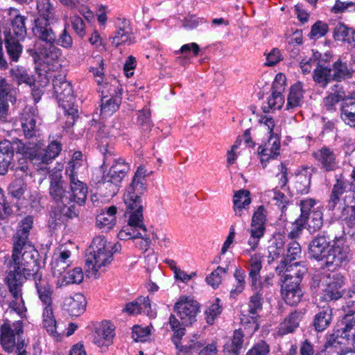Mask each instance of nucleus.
Returning <instances> with one entry per match:
<instances>
[{
    "mask_svg": "<svg viewBox=\"0 0 355 355\" xmlns=\"http://www.w3.org/2000/svg\"><path fill=\"white\" fill-rule=\"evenodd\" d=\"M37 251L31 244L13 245L10 268L17 279L23 282V279L33 278L38 297L43 305V325L50 334L58 336L60 331L55 329L53 315L52 295L53 288L46 278L43 277L42 272L37 260Z\"/></svg>",
    "mask_w": 355,
    "mask_h": 355,
    "instance_id": "1",
    "label": "nucleus"
},
{
    "mask_svg": "<svg viewBox=\"0 0 355 355\" xmlns=\"http://www.w3.org/2000/svg\"><path fill=\"white\" fill-rule=\"evenodd\" d=\"M40 124V119L35 110L32 107H26L21 114V125L25 137L31 141L25 144L19 141L17 152L28 159L34 165L46 166L58 156L62 146L58 141H53L47 147L44 148ZM46 168V166L39 168L40 170Z\"/></svg>",
    "mask_w": 355,
    "mask_h": 355,
    "instance_id": "2",
    "label": "nucleus"
},
{
    "mask_svg": "<svg viewBox=\"0 0 355 355\" xmlns=\"http://www.w3.org/2000/svg\"><path fill=\"white\" fill-rule=\"evenodd\" d=\"M174 311L181 322L175 315H170L168 324L173 332L171 341L177 349V355H188L189 351L196 347V344L182 345V340L185 335L184 325L191 324L196 321L199 311V304L191 297L182 296L175 304Z\"/></svg>",
    "mask_w": 355,
    "mask_h": 355,
    "instance_id": "3",
    "label": "nucleus"
},
{
    "mask_svg": "<svg viewBox=\"0 0 355 355\" xmlns=\"http://www.w3.org/2000/svg\"><path fill=\"white\" fill-rule=\"evenodd\" d=\"M64 184L60 171L50 175L49 194L55 203L50 214V219L52 220L51 225L53 223L55 225L62 224L76 216L77 213L73 202L79 205L84 204L78 202V199L73 196L71 190H66Z\"/></svg>",
    "mask_w": 355,
    "mask_h": 355,
    "instance_id": "4",
    "label": "nucleus"
},
{
    "mask_svg": "<svg viewBox=\"0 0 355 355\" xmlns=\"http://www.w3.org/2000/svg\"><path fill=\"white\" fill-rule=\"evenodd\" d=\"M112 245L104 236L94 238L86 255L85 274L89 278H98L113 260Z\"/></svg>",
    "mask_w": 355,
    "mask_h": 355,
    "instance_id": "5",
    "label": "nucleus"
},
{
    "mask_svg": "<svg viewBox=\"0 0 355 355\" xmlns=\"http://www.w3.org/2000/svg\"><path fill=\"white\" fill-rule=\"evenodd\" d=\"M32 31L37 38L49 44L48 49H42L40 51L44 58L57 60L62 55L61 50L55 46L57 36L49 21L40 19V17L36 18L34 20Z\"/></svg>",
    "mask_w": 355,
    "mask_h": 355,
    "instance_id": "6",
    "label": "nucleus"
},
{
    "mask_svg": "<svg viewBox=\"0 0 355 355\" xmlns=\"http://www.w3.org/2000/svg\"><path fill=\"white\" fill-rule=\"evenodd\" d=\"M349 252L345 238L343 236L335 237L322 261L327 268L335 270L348 262Z\"/></svg>",
    "mask_w": 355,
    "mask_h": 355,
    "instance_id": "7",
    "label": "nucleus"
},
{
    "mask_svg": "<svg viewBox=\"0 0 355 355\" xmlns=\"http://www.w3.org/2000/svg\"><path fill=\"white\" fill-rule=\"evenodd\" d=\"M147 175H148V173L145 166H139L135 173L131 184L126 189L123 196V201L126 206H132L133 204L136 203L137 206L140 207V205H142L141 196L143 195L146 190V177Z\"/></svg>",
    "mask_w": 355,
    "mask_h": 355,
    "instance_id": "8",
    "label": "nucleus"
},
{
    "mask_svg": "<svg viewBox=\"0 0 355 355\" xmlns=\"http://www.w3.org/2000/svg\"><path fill=\"white\" fill-rule=\"evenodd\" d=\"M23 333L21 321L11 323L9 320L4 319L0 327V343L3 348L8 352H13L17 343L24 341L22 338Z\"/></svg>",
    "mask_w": 355,
    "mask_h": 355,
    "instance_id": "9",
    "label": "nucleus"
},
{
    "mask_svg": "<svg viewBox=\"0 0 355 355\" xmlns=\"http://www.w3.org/2000/svg\"><path fill=\"white\" fill-rule=\"evenodd\" d=\"M87 164L85 161L72 162L70 161L66 168V174L69 177L71 190L73 196L78 199L80 203H85L87 198V187L78 178V175L83 173L86 169Z\"/></svg>",
    "mask_w": 355,
    "mask_h": 355,
    "instance_id": "10",
    "label": "nucleus"
},
{
    "mask_svg": "<svg viewBox=\"0 0 355 355\" xmlns=\"http://www.w3.org/2000/svg\"><path fill=\"white\" fill-rule=\"evenodd\" d=\"M98 92L101 94V115L103 118L112 115L121 102V92L117 83L115 81L114 85L106 83L99 87Z\"/></svg>",
    "mask_w": 355,
    "mask_h": 355,
    "instance_id": "11",
    "label": "nucleus"
},
{
    "mask_svg": "<svg viewBox=\"0 0 355 355\" xmlns=\"http://www.w3.org/2000/svg\"><path fill=\"white\" fill-rule=\"evenodd\" d=\"M130 211V216L127 225L123 227L118 234V237L121 240L135 239L142 234L141 229L145 226L144 225L143 205L140 207L137 205L133 204L132 206H126Z\"/></svg>",
    "mask_w": 355,
    "mask_h": 355,
    "instance_id": "12",
    "label": "nucleus"
},
{
    "mask_svg": "<svg viewBox=\"0 0 355 355\" xmlns=\"http://www.w3.org/2000/svg\"><path fill=\"white\" fill-rule=\"evenodd\" d=\"M6 280L10 292L11 293L13 298L9 303L10 312H15L21 318H23L25 316L26 308L22 298L21 289L22 286V281L17 279V277L15 274L8 275Z\"/></svg>",
    "mask_w": 355,
    "mask_h": 355,
    "instance_id": "13",
    "label": "nucleus"
},
{
    "mask_svg": "<svg viewBox=\"0 0 355 355\" xmlns=\"http://www.w3.org/2000/svg\"><path fill=\"white\" fill-rule=\"evenodd\" d=\"M342 323L344 326L337 331V336L341 339L338 343L345 345L349 350L355 352V309L345 314Z\"/></svg>",
    "mask_w": 355,
    "mask_h": 355,
    "instance_id": "14",
    "label": "nucleus"
},
{
    "mask_svg": "<svg viewBox=\"0 0 355 355\" xmlns=\"http://www.w3.org/2000/svg\"><path fill=\"white\" fill-rule=\"evenodd\" d=\"M340 219L343 220L347 234L355 241V193H348L344 199Z\"/></svg>",
    "mask_w": 355,
    "mask_h": 355,
    "instance_id": "15",
    "label": "nucleus"
},
{
    "mask_svg": "<svg viewBox=\"0 0 355 355\" xmlns=\"http://www.w3.org/2000/svg\"><path fill=\"white\" fill-rule=\"evenodd\" d=\"M345 279L341 273H331L327 277L326 287L324 289V299L327 301L337 300L344 293Z\"/></svg>",
    "mask_w": 355,
    "mask_h": 355,
    "instance_id": "16",
    "label": "nucleus"
},
{
    "mask_svg": "<svg viewBox=\"0 0 355 355\" xmlns=\"http://www.w3.org/2000/svg\"><path fill=\"white\" fill-rule=\"evenodd\" d=\"M130 170L129 164L123 159H114L113 163L107 172H104V183L110 182L117 186L126 176Z\"/></svg>",
    "mask_w": 355,
    "mask_h": 355,
    "instance_id": "17",
    "label": "nucleus"
},
{
    "mask_svg": "<svg viewBox=\"0 0 355 355\" xmlns=\"http://www.w3.org/2000/svg\"><path fill=\"white\" fill-rule=\"evenodd\" d=\"M280 139L278 135H270L268 141L259 147L258 153L260 162L263 167L271 159H275L279 155Z\"/></svg>",
    "mask_w": 355,
    "mask_h": 355,
    "instance_id": "18",
    "label": "nucleus"
},
{
    "mask_svg": "<svg viewBox=\"0 0 355 355\" xmlns=\"http://www.w3.org/2000/svg\"><path fill=\"white\" fill-rule=\"evenodd\" d=\"M114 330V327L110 322L103 321L96 327L94 343L102 350H105L112 344Z\"/></svg>",
    "mask_w": 355,
    "mask_h": 355,
    "instance_id": "19",
    "label": "nucleus"
},
{
    "mask_svg": "<svg viewBox=\"0 0 355 355\" xmlns=\"http://www.w3.org/2000/svg\"><path fill=\"white\" fill-rule=\"evenodd\" d=\"M313 156L324 171H333L339 166L338 155L328 147L324 146L317 150L313 153Z\"/></svg>",
    "mask_w": 355,
    "mask_h": 355,
    "instance_id": "20",
    "label": "nucleus"
},
{
    "mask_svg": "<svg viewBox=\"0 0 355 355\" xmlns=\"http://www.w3.org/2000/svg\"><path fill=\"white\" fill-rule=\"evenodd\" d=\"M71 256V251L62 246L55 251L51 263L52 272L55 277L57 278L62 275L71 265L72 262Z\"/></svg>",
    "mask_w": 355,
    "mask_h": 355,
    "instance_id": "21",
    "label": "nucleus"
},
{
    "mask_svg": "<svg viewBox=\"0 0 355 355\" xmlns=\"http://www.w3.org/2000/svg\"><path fill=\"white\" fill-rule=\"evenodd\" d=\"M347 193L348 192H346V182L342 179H336L327 205L328 210L332 211L336 209L343 210L345 207L343 199Z\"/></svg>",
    "mask_w": 355,
    "mask_h": 355,
    "instance_id": "22",
    "label": "nucleus"
},
{
    "mask_svg": "<svg viewBox=\"0 0 355 355\" xmlns=\"http://www.w3.org/2000/svg\"><path fill=\"white\" fill-rule=\"evenodd\" d=\"M54 93L59 101L71 103L73 100V92L69 82L64 76L55 77L53 80Z\"/></svg>",
    "mask_w": 355,
    "mask_h": 355,
    "instance_id": "23",
    "label": "nucleus"
},
{
    "mask_svg": "<svg viewBox=\"0 0 355 355\" xmlns=\"http://www.w3.org/2000/svg\"><path fill=\"white\" fill-rule=\"evenodd\" d=\"M86 300L83 295L76 293L66 297L63 302V309L71 316H79L85 310Z\"/></svg>",
    "mask_w": 355,
    "mask_h": 355,
    "instance_id": "24",
    "label": "nucleus"
},
{
    "mask_svg": "<svg viewBox=\"0 0 355 355\" xmlns=\"http://www.w3.org/2000/svg\"><path fill=\"white\" fill-rule=\"evenodd\" d=\"M307 268L302 263H295L288 266L282 275V284H300L303 276L306 273Z\"/></svg>",
    "mask_w": 355,
    "mask_h": 355,
    "instance_id": "25",
    "label": "nucleus"
},
{
    "mask_svg": "<svg viewBox=\"0 0 355 355\" xmlns=\"http://www.w3.org/2000/svg\"><path fill=\"white\" fill-rule=\"evenodd\" d=\"M331 245L324 235L314 237L309 245V253L311 257L317 261H322L326 255V249Z\"/></svg>",
    "mask_w": 355,
    "mask_h": 355,
    "instance_id": "26",
    "label": "nucleus"
},
{
    "mask_svg": "<svg viewBox=\"0 0 355 355\" xmlns=\"http://www.w3.org/2000/svg\"><path fill=\"white\" fill-rule=\"evenodd\" d=\"M251 203L250 192L246 189H240L233 196V210L235 216L242 217Z\"/></svg>",
    "mask_w": 355,
    "mask_h": 355,
    "instance_id": "27",
    "label": "nucleus"
},
{
    "mask_svg": "<svg viewBox=\"0 0 355 355\" xmlns=\"http://www.w3.org/2000/svg\"><path fill=\"white\" fill-rule=\"evenodd\" d=\"M33 225V218L31 216H26L19 223L18 228L13 236V245L31 244L28 241V236Z\"/></svg>",
    "mask_w": 355,
    "mask_h": 355,
    "instance_id": "28",
    "label": "nucleus"
},
{
    "mask_svg": "<svg viewBox=\"0 0 355 355\" xmlns=\"http://www.w3.org/2000/svg\"><path fill=\"white\" fill-rule=\"evenodd\" d=\"M282 295L287 304L296 306L302 300L303 295L300 284H282Z\"/></svg>",
    "mask_w": 355,
    "mask_h": 355,
    "instance_id": "29",
    "label": "nucleus"
},
{
    "mask_svg": "<svg viewBox=\"0 0 355 355\" xmlns=\"http://www.w3.org/2000/svg\"><path fill=\"white\" fill-rule=\"evenodd\" d=\"M84 279L81 268L77 267L67 272H64L57 277L55 285L57 288H63L70 284H80Z\"/></svg>",
    "mask_w": 355,
    "mask_h": 355,
    "instance_id": "30",
    "label": "nucleus"
},
{
    "mask_svg": "<svg viewBox=\"0 0 355 355\" xmlns=\"http://www.w3.org/2000/svg\"><path fill=\"white\" fill-rule=\"evenodd\" d=\"M116 211L117 208L115 206H110L107 209L102 211L96 216V226L105 230H111L116 224Z\"/></svg>",
    "mask_w": 355,
    "mask_h": 355,
    "instance_id": "31",
    "label": "nucleus"
},
{
    "mask_svg": "<svg viewBox=\"0 0 355 355\" xmlns=\"http://www.w3.org/2000/svg\"><path fill=\"white\" fill-rule=\"evenodd\" d=\"M284 239L281 235H276L270 241L267 255L268 263H271L281 256L284 257Z\"/></svg>",
    "mask_w": 355,
    "mask_h": 355,
    "instance_id": "32",
    "label": "nucleus"
},
{
    "mask_svg": "<svg viewBox=\"0 0 355 355\" xmlns=\"http://www.w3.org/2000/svg\"><path fill=\"white\" fill-rule=\"evenodd\" d=\"M261 268V257L254 254L250 260L249 276L251 287L255 291H257L261 286L259 272Z\"/></svg>",
    "mask_w": 355,
    "mask_h": 355,
    "instance_id": "33",
    "label": "nucleus"
},
{
    "mask_svg": "<svg viewBox=\"0 0 355 355\" xmlns=\"http://www.w3.org/2000/svg\"><path fill=\"white\" fill-rule=\"evenodd\" d=\"M151 311L148 297H139L135 301L128 303L123 309V311L130 315L144 313L148 315Z\"/></svg>",
    "mask_w": 355,
    "mask_h": 355,
    "instance_id": "34",
    "label": "nucleus"
},
{
    "mask_svg": "<svg viewBox=\"0 0 355 355\" xmlns=\"http://www.w3.org/2000/svg\"><path fill=\"white\" fill-rule=\"evenodd\" d=\"M10 77L18 85L25 84L32 87L35 84V78L22 66H15L10 69Z\"/></svg>",
    "mask_w": 355,
    "mask_h": 355,
    "instance_id": "35",
    "label": "nucleus"
},
{
    "mask_svg": "<svg viewBox=\"0 0 355 355\" xmlns=\"http://www.w3.org/2000/svg\"><path fill=\"white\" fill-rule=\"evenodd\" d=\"M14 155L11 144L8 141H0V175L8 171Z\"/></svg>",
    "mask_w": 355,
    "mask_h": 355,
    "instance_id": "36",
    "label": "nucleus"
},
{
    "mask_svg": "<svg viewBox=\"0 0 355 355\" xmlns=\"http://www.w3.org/2000/svg\"><path fill=\"white\" fill-rule=\"evenodd\" d=\"M112 44L115 46L121 44H129L132 42L131 30L128 21L124 20L121 26L115 31L114 35L110 38Z\"/></svg>",
    "mask_w": 355,
    "mask_h": 355,
    "instance_id": "37",
    "label": "nucleus"
},
{
    "mask_svg": "<svg viewBox=\"0 0 355 355\" xmlns=\"http://www.w3.org/2000/svg\"><path fill=\"white\" fill-rule=\"evenodd\" d=\"M5 42L7 53L12 62H17L22 53V47L19 40L12 35L11 31L5 33Z\"/></svg>",
    "mask_w": 355,
    "mask_h": 355,
    "instance_id": "38",
    "label": "nucleus"
},
{
    "mask_svg": "<svg viewBox=\"0 0 355 355\" xmlns=\"http://www.w3.org/2000/svg\"><path fill=\"white\" fill-rule=\"evenodd\" d=\"M301 320V314L299 312L294 311L282 322L278 327V334L284 336L293 333L300 324Z\"/></svg>",
    "mask_w": 355,
    "mask_h": 355,
    "instance_id": "39",
    "label": "nucleus"
},
{
    "mask_svg": "<svg viewBox=\"0 0 355 355\" xmlns=\"http://www.w3.org/2000/svg\"><path fill=\"white\" fill-rule=\"evenodd\" d=\"M304 90L300 82L292 85L287 97L286 109H294L300 106L303 103Z\"/></svg>",
    "mask_w": 355,
    "mask_h": 355,
    "instance_id": "40",
    "label": "nucleus"
},
{
    "mask_svg": "<svg viewBox=\"0 0 355 355\" xmlns=\"http://www.w3.org/2000/svg\"><path fill=\"white\" fill-rule=\"evenodd\" d=\"M332 319V309L329 306H324L314 317L313 326L317 331L327 329Z\"/></svg>",
    "mask_w": 355,
    "mask_h": 355,
    "instance_id": "41",
    "label": "nucleus"
},
{
    "mask_svg": "<svg viewBox=\"0 0 355 355\" xmlns=\"http://www.w3.org/2000/svg\"><path fill=\"white\" fill-rule=\"evenodd\" d=\"M10 15L15 16L14 19L11 21L12 35H15L17 37L23 38L26 34V28L25 26L26 18L18 14V10L14 8L10 10Z\"/></svg>",
    "mask_w": 355,
    "mask_h": 355,
    "instance_id": "42",
    "label": "nucleus"
},
{
    "mask_svg": "<svg viewBox=\"0 0 355 355\" xmlns=\"http://www.w3.org/2000/svg\"><path fill=\"white\" fill-rule=\"evenodd\" d=\"M313 80L320 86L324 87L333 80L331 69L327 67L318 64L314 69L313 75Z\"/></svg>",
    "mask_w": 355,
    "mask_h": 355,
    "instance_id": "43",
    "label": "nucleus"
},
{
    "mask_svg": "<svg viewBox=\"0 0 355 355\" xmlns=\"http://www.w3.org/2000/svg\"><path fill=\"white\" fill-rule=\"evenodd\" d=\"M37 10L40 19L50 21L55 18V8L50 0H37Z\"/></svg>",
    "mask_w": 355,
    "mask_h": 355,
    "instance_id": "44",
    "label": "nucleus"
},
{
    "mask_svg": "<svg viewBox=\"0 0 355 355\" xmlns=\"http://www.w3.org/2000/svg\"><path fill=\"white\" fill-rule=\"evenodd\" d=\"M307 230L311 234L320 230L323 225L322 212L321 210H313L311 215L308 216L306 221Z\"/></svg>",
    "mask_w": 355,
    "mask_h": 355,
    "instance_id": "45",
    "label": "nucleus"
},
{
    "mask_svg": "<svg viewBox=\"0 0 355 355\" xmlns=\"http://www.w3.org/2000/svg\"><path fill=\"white\" fill-rule=\"evenodd\" d=\"M284 103V97L280 92L273 91L269 96L267 103L263 105L265 112H269L271 110L280 109Z\"/></svg>",
    "mask_w": 355,
    "mask_h": 355,
    "instance_id": "46",
    "label": "nucleus"
},
{
    "mask_svg": "<svg viewBox=\"0 0 355 355\" xmlns=\"http://www.w3.org/2000/svg\"><path fill=\"white\" fill-rule=\"evenodd\" d=\"M243 343V334L241 329L235 330L230 345H226L225 350L232 355H238Z\"/></svg>",
    "mask_w": 355,
    "mask_h": 355,
    "instance_id": "47",
    "label": "nucleus"
},
{
    "mask_svg": "<svg viewBox=\"0 0 355 355\" xmlns=\"http://www.w3.org/2000/svg\"><path fill=\"white\" fill-rule=\"evenodd\" d=\"M344 92L343 91L336 89L334 92L330 93L327 97L323 99V105L327 110L329 112L335 111L336 105L340 101H343Z\"/></svg>",
    "mask_w": 355,
    "mask_h": 355,
    "instance_id": "48",
    "label": "nucleus"
},
{
    "mask_svg": "<svg viewBox=\"0 0 355 355\" xmlns=\"http://www.w3.org/2000/svg\"><path fill=\"white\" fill-rule=\"evenodd\" d=\"M228 267L223 268L221 266L217 267L209 276L206 277L207 283L212 288H218L221 284L223 277L227 274Z\"/></svg>",
    "mask_w": 355,
    "mask_h": 355,
    "instance_id": "49",
    "label": "nucleus"
},
{
    "mask_svg": "<svg viewBox=\"0 0 355 355\" xmlns=\"http://www.w3.org/2000/svg\"><path fill=\"white\" fill-rule=\"evenodd\" d=\"M266 220V211L263 206H259L254 213L252 218V229H261L265 232V222Z\"/></svg>",
    "mask_w": 355,
    "mask_h": 355,
    "instance_id": "50",
    "label": "nucleus"
},
{
    "mask_svg": "<svg viewBox=\"0 0 355 355\" xmlns=\"http://www.w3.org/2000/svg\"><path fill=\"white\" fill-rule=\"evenodd\" d=\"M53 319L55 320V324H54L55 328H56L55 329L59 330L58 332L60 331L58 337L53 336L51 334H50V332H49L47 331V329L43 325V320H42V325L43 328L46 329L47 333L55 340H60L61 338H62V336L64 335H66L67 336H69L72 335L74 333V331L76 330V329L78 327L77 324H76L74 323H70V324H69V326L67 329V333L65 334L64 327H61L60 324L56 322L53 314ZM42 318H43V314L42 315Z\"/></svg>",
    "mask_w": 355,
    "mask_h": 355,
    "instance_id": "51",
    "label": "nucleus"
},
{
    "mask_svg": "<svg viewBox=\"0 0 355 355\" xmlns=\"http://www.w3.org/2000/svg\"><path fill=\"white\" fill-rule=\"evenodd\" d=\"M295 188L300 193H307L309 191L311 175L306 173H300L296 176Z\"/></svg>",
    "mask_w": 355,
    "mask_h": 355,
    "instance_id": "52",
    "label": "nucleus"
},
{
    "mask_svg": "<svg viewBox=\"0 0 355 355\" xmlns=\"http://www.w3.org/2000/svg\"><path fill=\"white\" fill-rule=\"evenodd\" d=\"M333 80H340L349 76V70L348 69L347 64L338 60L333 66L331 69Z\"/></svg>",
    "mask_w": 355,
    "mask_h": 355,
    "instance_id": "53",
    "label": "nucleus"
},
{
    "mask_svg": "<svg viewBox=\"0 0 355 355\" xmlns=\"http://www.w3.org/2000/svg\"><path fill=\"white\" fill-rule=\"evenodd\" d=\"M302 248L300 243L292 241L288 243L286 252H284V258L290 261L297 259L301 257Z\"/></svg>",
    "mask_w": 355,
    "mask_h": 355,
    "instance_id": "54",
    "label": "nucleus"
},
{
    "mask_svg": "<svg viewBox=\"0 0 355 355\" xmlns=\"http://www.w3.org/2000/svg\"><path fill=\"white\" fill-rule=\"evenodd\" d=\"M234 277L236 279V284L235 285V288L231 291L230 295L232 297H234L239 293H241L245 286V272L241 269H236Z\"/></svg>",
    "mask_w": 355,
    "mask_h": 355,
    "instance_id": "55",
    "label": "nucleus"
},
{
    "mask_svg": "<svg viewBox=\"0 0 355 355\" xmlns=\"http://www.w3.org/2000/svg\"><path fill=\"white\" fill-rule=\"evenodd\" d=\"M220 300L217 298L215 302L207 306L205 311L206 320L209 324L213 323L214 320L221 313L222 307Z\"/></svg>",
    "mask_w": 355,
    "mask_h": 355,
    "instance_id": "56",
    "label": "nucleus"
},
{
    "mask_svg": "<svg viewBox=\"0 0 355 355\" xmlns=\"http://www.w3.org/2000/svg\"><path fill=\"white\" fill-rule=\"evenodd\" d=\"M316 202L312 198H306L300 201V209L301 215L300 218H303L304 220H307L308 216L311 215V212L313 210H319L318 208H315Z\"/></svg>",
    "mask_w": 355,
    "mask_h": 355,
    "instance_id": "57",
    "label": "nucleus"
},
{
    "mask_svg": "<svg viewBox=\"0 0 355 355\" xmlns=\"http://www.w3.org/2000/svg\"><path fill=\"white\" fill-rule=\"evenodd\" d=\"M270 351L269 345L263 340L254 344L245 355H268Z\"/></svg>",
    "mask_w": 355,
    "mask_h": 355,
    "instance_id": "58",
    "label": "nucleus"
},
{
    "mask_svg": "<svg viewBox=\"0 0 355 355\" xmlns=\"http://www.w3.org/2000/svg\"><path fill=\"white\" fill-rule=\"evenodd\" d=\"M328 31V26L326 23L318 21L311 27L309 33L310 37L312 39H318L325 35Z\"/></svg>",
    "mask_w": 355,
    "mask_h": 355,
    "instance_id": "59",
    "label": "nucleus"
},
{
    "mask_svg": "<svg viewBox=\"0 0 355 355\" xmlns=\"http://www.w3.org/2000/svg\"><path fill=\"white\" fill-rule=\"evenodd\" d=\"M142 234L135 239V245L141 250L146 251L150 243V236L147 234L146 228L144 227L141 229Z\"/></svg>",
    "mask_w": 355,
    "mask_h": 355,
    "instance_id": "60",
    "label": "nucleus"
},
{
    "mask_svg": "<svg viewBox=\"0 0 355 355\" xmlns=\"http://www.w3.org/2000/svg\"><path fill=\"white\" fill-rule=\"evenodd\" d=\"M249 313L252 315L256 314L258 311L262 309V297L261 294L259 292H256L250 298L249 302Z\"/></svg>",
    "mask_w": 355,
    "mask_h": 355,
    "instance_id": "61",
    "label": "nucleus"
},
{
    "mask_svg": "<svg viewBox=\"0 0 355 355\" xmlns=\"http://www.w3.org/2000/svg\"><path fill=\"white\" fill-rule=\"evenodd\" d=\"M10 193L16 198H20L24 193L25 185L22 180L13 181L8 187Z\"/></svg>",
    "mask_w": 355,
    "mask_h": 355,
    "instance_id": "62",
    "label": "nucleus"
},
{
    "mask_svg": "<svg viewBox=\"0 0 355 355\" xmlns=\"http://www.w3.org/2000/svg\"><path fill=\"white\" fill-rule=\"evenodd\" d=\"M137 123L143 128L148 129L151 126L150 112L149 108L145 107L139 112Z\"/></svg>",
    "mask_w": 355,
    "mask_h": 355,
    "instance_id": "63",
    "label": "nucleus"
},
{
    "mask_svg": "<svg viewBox=\"0 0 355 355\" xmlns=\"http://www.w3.org/2000/svg\"><path fill=\"white\" fill-rule=\"evenodd\" d=\"M306 221V220L300 217L298 219H297L295 221V223L292 224L291 230L288 233V238L291 239L298 238L301 235L302 230H304Z\"/></svg>",
    "mask_w": 355,
    "mask_h": 355,
    "instance_id": "64",
    "label": "nucleus"
}]
</instances>
